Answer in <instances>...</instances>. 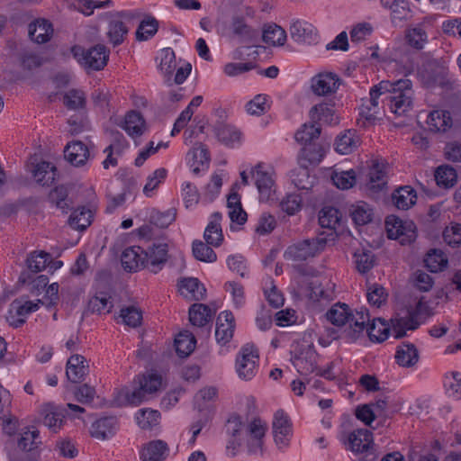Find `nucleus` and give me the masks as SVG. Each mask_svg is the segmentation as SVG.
<instances>
[{
    "instance_id": "4d7b16f0",
    "label": "nucleus",
    "mask_w": 461,
    "mask_h": 461,
    "mask_svg": "<svg viewBox=\"0 0 461 461\" xmlns=\"http://www.w3.org/2000/svg\"><path fill=\"white\" fill-rule=\"evenodd\" d=\"M444 388L446 393L456 400L461 399V374L452 372L444 378Z\"/></svg>"
},
{
    "instance_id": "7ed1b4c3",
    "label": "nucleus",
    "mask_w": 461,
    "mask_h": 461,
    "mask_svg": "<svg viewBox=\"0 0 461 461\" xmlns=\"http://www.w3.org/2000/svg\"><path fill=\"white\" fill-rule=\"evenodd\" d=\"M267 429V425L259 418H254L247 426L244 441L249 451L252 454L262 452L264 438ZM242 420L241 417L233 414L226 423V431L231 438L230 443L236 446H241L243 438H241Z\"/></svg>"
},
{
    "instance_id": "72a5a7b5",
    "label": "nucleus",
    "mask_w": 461,
    "mask_h": 461,
    "mask_svg": "<svg viewBox=\"0 0 461 461\" xmlns=\"http://www.w3.org/2000/svg\"><path fill=\"white\" fill-rule=\"evenodd\" d=\"M181 294L185 297H190L195 301L204 298L206 289L197 278H184L179 285Z\"/></svg>"
},
{
    "instance_id": "6e6d98bb",
    "label": "nucleus",
    "mask_w": 461,
    "mask_h": 461,
    "mask_svg": "<svg viewBox=\"0 0 461 461\" xmlns=\"http://www.w3.org/2000/svg\"><path fill=\"white\" fill-rule=\"evenodd\" d=\"M138 425L144 429H149L157 426L159 422L160 413L152 409H141L136 413Z\"/></svg>"
},
{
    "instance_id": "864d4df0",
    "label": "nucleus",
    "mask_w": 461,
    "mask_h": 461,
    "mask_svg": "<svg viewBox=\"0 0 461 461\" xmlns=\"http://www.w3.org/2000/svg\"><path fill=\"white\" fill-rule=\"evenodd\" d=\"M217 398V389L213 386L201 389L194 397V407L202 411L210 407L211 403Z\"/></svg>"
},
{
    "instance_id": "e433bc0d",
    "label": "nucleus",
    "mask_w": 461,
    "mask_h": 461,
    "mask_svg": "<svg viewBox=\"0 0 461 461\" xmlns=\"http://www.w3.org/2000/svg\"><path fill=\"white\" fill-rule=\"evenodd\" d=\"M326 154V147L320 142H311L303 145L301 150V159L309 164H319Z\"/></svg>"
},
{
    "instance_id": "774afa93",
    "label": "nucleus",
    "mask_w": 461,
    "mask_h": 461,
    "mask_svg": "<svg viewBox=\"0 0 461 461\" xmlns=\"http://www.w3.org/2000/svg\"><path fill=\"white\" fill-rule=\"evenodd\" d=\"M443 239L446 243L455 248L461 245V224L454 223L446 227L443 231Z\"/></svg>"
},
{
    "instance_id": "8fccbe9b",
    "label": "nucleus",
    "mask_w": 461,
    "mask_h": 461,
    "mask_svg": "<svg viewBox=\"0 0 461 461\" xmlns=\"http://www.w3.org/2000/svg\"><path fill=\"white\" fill-rule=\"evenodd\" d=\"M195 338L188 331L180 332L175 339L176 351L181 357L189 356L195 348Z\"/></svg>"
},
{
    "instance_id": "b1692460",
    "label": "nucleus",
    "mask_w": 461,
    "mask_h": 461,
    "mask_svg": "<svg viewBox=\"0 0 461 461\" xmlns=\"http://www.w3.org/2000/svg\"><path fill=\"white\" fill-rule=\"evenodd\" d=\"M53 34L52 23L47 19H37L29 25V36L37 43L48 42Z\"/></svg>"
},
{
    "instance_id": "09e8293b",
    "label": "nucleus",
    "mask_w": 461,
    "mask_h": 461,
    "mask_svg": "<svg viewBox=\"0 0 461 461\" xmlns=\"http://www.w3.org/2000/svg\"><path fill=\"white\" fill-rule=\"evenodd\" d=\"M424 264L430 272L438 273L447 267V258L440 249H431L427 253Z\"/></svg>"
},
{
    "instance_id": "412c9836",
    "label": "nucleus",
    "mask_w": 461,
    "mask_h": 461,
    "mask_svg": "<svg viewBox=\"0 0 461 461\" xmlns=\"http://www.w3.org/2000/svg\"><path fill=\"white\" fill-rule=\"evenodd\" d=\"M143 256L144 249L140 246L125 249L121 257L123 268L129 272H136L140 268H145Z\"/></svg>"
},
{
    "instance_id": "bf43d9fd",
    "label": "nucleus",
    "mask_w": 461,
    "mask_h": 461,
    "mask_svg": "<svg viewBox=\"0 0 461 461\" xmlns=\"http://www.w3.org/2000/svg\"><path fill=\"white\" fill-rule=\"evenodd\" d=\"M208 245L207 242L203 243L201 240H194L193 242V255L197 260L208 263L216 261V253Z\"/></svg>"
},
{
    "instance_id": "a878e982",
    "label": "nucleus",
    "mask_w": 461,
    "mask_h": 461,
    "mask_svg": "<svg viewBox=\"0 0 461 461\" xmlns=\"http://www.w3.org/2000/svg\"><path fill=\"white\" fill-rule=\"evenodd\" d=\"M168 455L167 444L160 439L149 442L140 452L142 461H162Z\"/></svg>"
},
{
    "instance_id": "e2e57ef3",
    "label": "nucleus",
    "mask_w": 461,
    "mask_h": 461,
    "mask_svg": "<svg viewBox=\"0 0 461 461\" xmlns=\"http://www.w3.org/2000/svg\"><path fill=\"white\" fill-rule=\"evenodd\" d=\"M113 303L104 293H99L89 300L88 308L92 312H110Z\"/></svg>"
},
{
    "instance_id": "58836bf2",
    "label": "nucleus",
    "mask_w": 461,
    "mask_h": 461,
    "mask_svg": "<svg viewBox=\"0 0 461 461\" xmlns=\"http://www.w3.org/2000/svg\"><path fill=\"white\" fill-rule=\"evenodd\" d=\"M56 175L57 168L47 161L38 163L33 170L36 182L43 186L51 185L56 178Z\"/></svg>"
},
{
    "instance_id": "49530a36",
    "label": "nucleus",
    "mask_w": 461,
    "mask_h": 461,
    "mask_svg": "<svg viewBox=\"0 0 461 461\" xmlns=\"http://www.w3.org/2000/svg\"><path fill=\"white\" fill-rule=\"evenodd\" d=\"M368 176L369 181L367 183V186L369 190L378 192L385 187L387 184V176L383 165L375 163L370 168Z\"/></svg>"
},
{
    "instance_id": "13d9d810",
    "label": "nucleus",
    "mask_w": 461,
    "mask_h": 461,
    "mask_svg": "<svg viewBox=\"0 0 461 461\" xmlns=\"http://www.w3.org/2000/svg\"><path fill=\"white\" fill-rule=\"evenodd\" d=\"M373 32L374 28L371 23L367 22L357 23L349 31L350 41L355 44L361 43L366 41Z\"/></svg>"
},
{
    "instance_id": "ddd939ff",
    "label": "nucleus",
    "mask_w": 461,
    "mask_h": 461,
    "mask_svg": "<svg viewBox=\"0 0 461 461\" xmlns=\"http://www.w3.org/2000/svg\"><path fill=\"white\" fill-rule=\"evenodd\" d=\"M274 440L279 449L286 448L293 437V425L288 415L278 410L274 414L272 421Z\"/></svg>"
},
{
    "instance_id": "4c0bfd02",
    "label": "nucleus",
    "mask_w": 461,
    "mask_h": 461,
    "mask_svg": "<svg viewBox=\"0 0 461 461\" xmlns=\"http://www.w3.org/2000/svg\"><path fill=\"white\" fill-rule=\"evenodd\" d=\"M353 221L357 225L369 223L374 216L372 207L366 202L359 201L352 204L349 209Z\"/></svg>"
},
{
    "instance_id": "0e129e2a",
    "label": "nucleus",
    "mask_w": 461,
    "mask_h": 461,
    "mask_svg": "<svg viewBox=\"0 0 461 461\" xmlns=\"http://www.w3.org/2000/svg\"><path fill=\"white\" fill-rule=\"evenodd\" d=\"M29 275L27 273H22L19 281L23 284H27L30 285V291L33 294H41L48 285L49 278L45 275H41L36 276L32 281H29Z\"/></svg>"
},
{
    "instance_id": "f8f14e48",
    "label": "nucleus",
    "mask_w": 461,
    "mask_h": 461,
    "mask_svg": "<svg viewBox=\"0 0 461 461\" xmlns=\"http://www.w3.org/2000/svg\"><path fill=\"white\" fill-rule=\"evenodd\" d=\"M385 228L387 237L391 240H400L402 244L411 242L416 238L415 225L411 221H402L390 215L385 219Z\"/></svg>"
},
{
    "instance_id": "c756f323",
    "label": "nucleus",
    "mask_w": 461,
    "mask_h": 461,
    "mask_svg": "<svg viewBox=\"0 0 461 461\" xmlns=\"http://www.w3.org/2000/svg\"><path fill=\"white\" fill-rule=\"evenodd\" d=\"M214 312L206 304L194 303L189 309V321L194 326L203 327L212 321Z\"/></svg>"
},
{
    "instance_id": "6ab92c4d",
    "label": "nucleus",
    "mask_w": 461,
    "mask_h": 461,
    "mask_svg": "<svg viewBox=\"0 0 461 461\" xmlns=\"http://www.w3.org/2000/svg\"><path fill=\"white\" fill-rule=\"evenodd\" d=\"M213 131L218 140L228 147L240 144L241 132L234 126L217 121L213 125Z\"/></svg>"
},
{
    "instance_id": "aec40b11",
    "label": "nucleus",
    "mask_w": 461,
    "mask_h": 461,
    "mask_svg": "<svg viewBox=\"0 0 461 461\" xmlns=\"http://www.w3.org/2000/svg\"><path fill=\"white\" fill-rule=\"evenodd\" d=\"M406 43L412 49L422 50L429 41L427 32V22L424 19L422 22L418 23L407 28L405 32Z\"/></svg>"
},
{
    "instance_id": "423d86ee",
    "label": "nucleus",
    "mask_w": 461,
    "mask_h": 461,
    "mask_svg": "<svg viewBox=\"0 0 461 461\" xmlns=\"http://www.w3.org/2000/svg\"><path fill=\"white\" fill-rule=\"evenodd\" d=\"M419 76L426 87H438L444 92L451 91L456 83V79L449 74L448 68L438 62L429 64L419 73Z\"/></svg>"
},
{
    "instance_id": "a18cd8bd",
    "label": "nucleus",
    "mask_w": 461,
    "mask_h": 461,
    "mask_svg": "<svg viewBox=\"0 0 461 461\" xmlns=\"http://www.w3.org/2000/svg\"><path fill=\"white\" fill-rule=\"evenodd\" d=\"M157 59L159 70L169 78L176 68L175 51L171 48H164L159 51Z\"/></svg>"
},
{
    "instance_id": "9d476101",
    "label": "nucleus",
    "mask_w": 461,
    "mask_h": 461,
    "mask_svg": "<svg viewBox=\"0 0 461 461\" xmlns=\"http://www.w3.org/2000/svg\"><path fill=\"white\" fill-rule=\"evenodd\" d=\"M259 355L251 344L244 345L236 357V372L242 380H251L258 369Z\"/></svg>"
},
{
    "instance_id": "5701e85b",
    "label": "nucleus",
    "mask_w": 461,
    "mask_h": 461,
    "mask_svg": "<svg viewBox=\"0 0 461 461\" xmlns=\"http://www.w3.org/2000/svg\"><path fill=\"white\" fill-rule=\"evenodd\" d=\"M221 213L218 212H213L210 217L207 227L205 228L203 238L207 244L211 246L219 247L223 241V234L221 226Z\"/></svg>"
},
{
    "instance_id": "2eb2a0df",
    "label": "nucleus",
    "mask_w": 461,
    "mask_h": 461,
    "mask_svg": "<svg viewBox=\"0 0 461 461\" xmlns=\"http://www.w3.org/2000/svg\"><path fill=\"white\" fill-rule=\"evenodd\" d=\"M348 448L355 453H366L365 461H373V434L366 429L353 430L348 437Z\"/></svg>"
},
{
    "instance_id": "3c124183",
    "label": "nucleus",
    "mask_w": 461,
    "mask_h": 461,
    "mask_svg": "<svg viewBox=\"0 0 461 461\" xmlns=\"http://www.w3.org/2000/svg\"><path fill=\"white\" fill-rule=\"evenodd\" d=\"M128 33L126 23L121 20H112L108 24L107 37L115 47L121 45Z\"/></svg>"
},
{
    "instance_id": "9b49d317",
    "label": "nucleus",
    "mask_w": 461,
    "mask_h": 461,
    "mask_svg": "<svg viewBox=\"0 0 461 461\" xmlns=\"http://www.w3.org/2000/svg\"><path fill=\"white\" fill-rule=\"evenodd\" d=\"M340 85V77L329 71L319 72L310 80L311 91L316 96L329 97L337 93Z\"/></svg>"
},
{
    "instance_id": "69168bd1",
    "label": "nucleus",
    "mask_w": 461,
    "mask_h": 461,
    "mask_svg": "<svg viewBox=\"0 0 461 461\" xmlns=\"http://www.w3.org/2000/svg\"><path fill=\"white\" fill-rule=\"evenodd\" d=\"M331 179L334 185L339 189H349L356 183V174L353 170L336 172Z\"/></svg>"
},
{
    "instance_id": "f3484780",
    "label": "nucleus",
    "mask_w": 461,
    "mask_h": 461,
    "mask_svg": "<svg viewBox=\"0 0 461 461\" xmlns=\"http://www.w3.org/2000/svg\"><path fill=\"white\" fill-rule=\"evenodd\" d=\"M290 33L293 40L298 43L314 44L318 41L319 36L315 27L303 20H294L290 26Z\"/></svg>"
},
{
    "instance_id": "338daca9",
    "label": "nucleus",
    "mask_w": 461,
    "mask_h": 461,
    "mask_svg": "<svg viewBox=\"0 0 461 461\" xmlns=\"http://www.w3.org/2000/svg\"><path fill=\"white\" fill-rule=\"evenodd\" d=\"M167 176L165 168L156 169L148 176L147 183L143 187V193L146 196H151L152 192L164 181Z\"/></svg>"
},
{
    "instance_id": "a19ab883",
    "label": "nucleus",
    "mask_w": 461,
    "mask_h": 461,
    "mask_svg": "<svg viewBox=\"0 0 461 461\" xmlns=\"http://www.w3.org/2000/svg\"><path fill=\"white\" fill-rule=\"evenodd\" d=\"M43 414V424L52 432H58L64 423L65 415L62 410L53 405H47Z\"/></svg>"
},
{
    "instance_id": "f257e3e1",
    "label": "nucleus",
    "mask_w": 461,
    "mask_h": 461,
    "mask_svg": "<svg viewBox=\"0 0 461 461\" xmlns=\"http://www.w3.org/2000/svg\"><path fill=\"white\" fill-rule=\"evenodd\" d=\"M384 94H389L385 99L390 112L394 115H402L412 107L413 90L410 79H400L394 82L383 80L370 89V97L363 101L358 115L377 113L379 97Z\"/></svg>"
},
{
    "instance_id": "4be33fe9",
    "label": "nucleus",
    "mask_w": 461,
    "mask_h": 461,
    "mask_svg": "<svg viewBox=\"0 0 461 461\" xmlns=\"http://www.w3.org/2000/svg\"><path fill=\"white\" fill-rule=\"evenodd\" d=\"M64 156L71 165L80 167L89 158V149L82 141L77 140L66 146Z\"/></svg>"
},
{
    "instance_id": "7c9ffc66",
    "label": "nucleus",
    "mask_w": 461,
    "mask_h": 461,
    "mask_svg": "<svg viewBox=\"0 0 461 461\" xmlns=\"http://www.w3.org/2000/svg\"><path fill=\"white\" fill-rule=\"evenodd\" d=\"M392 333L395 339H401L406 335L407 330H415L420 326L415 317L408 313L405 317H395L391 320Z\"/></svg>"
},
{
    "instance_id": "603ef678",
    "label": "nucleus",
    "mask_w": 461,
    "mask_h": 461,
    "mask_svg": "<svg viewBox=\"0 0 461 461\" xmlns=\"http://www.w3.org/2000/svg\"><path fill=\"white\" fill-rule=\"evenodd\" d=\"M50 262V254L43 250L32 251L26 258L28 269L33 273H38L46 268Z\"/></svg>"
},
{
    "instance_id": "de8ad7c7",
    "label": "nucleus",
    "mask_w": 461,
    "mask_h": 461,
    "mask_svg": "<svg viewBox=\"0 0 461 461\" xmlns=\"http://www.w3.org/2000/svg\"><path fill=\"white\" fill-rule=\"evenodd\" d=\"M271 99L267 95L258 94L246 104L249 115H264L271 108Z\"/></svg>"
},
{
    "instance_id": "0eeeda50",
    "label": "nucleus",
    "mask_w": 461,
    "mask_h": 461,
    "mask_svg": "<svg viewBox=\"0 0 461 461\" xmlns=\"http://www.w3.org/2000/svg\"><path fill=\"white\" fill-rule=\"evenodd\" d=\"M251 176L259 194V200L267 202L276 192L275 170L271 166L262 162L258 163L251 168Z\"/></svg>"
},
{
    "instance_id": "dca6fc26",
    "label": "nucleus",
    "mask_w": 461,
    "mask_h": 461,
    "mask_svg": "<svg viewBox=\"0 0 461 461\" xmlns=\"http://www.w3.org/2000/svg\"><path fill=\"white\" fill-rule=\"evenodd\" d=\"M145 268L153 273L160 271L168 258L167 244L162 242H154L144 249Z\"/></svg>"
},
{
    "instance_id": "ea45409f",
    "label": "nucleus",
    "mask_w": 461,
    "mask_h": 461,
    "mask_svg": "<svg viewBox=\"0 0 461 461\" xmlns=\"http://www.w3.org/2000/svg\"><path fill=\"white\" fill-rule=\"evenodd\" d=\"M392 198L398 209L407 210L416 203L417 195L413 188L405 185L398 188Z\"/></svg>"
},
{
    "instance_id": "bb28decb",
    "label": "nucleus",
    "mask_w": 461,
    "mask_h": 461,
    "mask_svg": "<svg viewBox=\"0 0 461 461\" xmlns=\"http://www.w3.org/2000/svg\"><path fill=\"white\" fill-rule=\"evenodd\" d=\"M117 429V419L113 416L104 417L91 426V435L98 439H105L114 435Z\"/></svg>"
},
{
    "instance_id": "473e14b6",
    "label": "nucleus",
    "mask_w": 461,
    "mask_h": 461,
    "mask_svg": "<svg viewBox=\"0 0 461 461\" xmlns=\"http://www.w3.org/2000/svg\"><path fill=\"white\" fill-rule=\"evenodd\" d=\"M41 444L38 430H27L22 433L18 438V447L25 452L31 453V458L35 459L37 449Z\"/></svg>"
},
{
    "instance_id": "f704fd0d",
    "label": "nucleus",
    "mask_w": 461,
    "mask_h": 461,
    "mask_svg": "<svg viewBox=\"0 0 461 461\" xmlns=\"http://www.w3.org/2000/svg\"><path fill=\"white\" fill-rule=\"evenodd\" d=\"M395 359L398 365L404 367H410L418 362L419 353L413 344L402 343L398 347L395 354Z\"/></svg>"
},
{
    "instance_id": "cd10ccee",
    "label": "nucleus",
    "mask_w": 461,
    "mask_h": 461,
    "mask_svg": "<svg viewBox=\"0 0 461 461\" xmlns=\"http://www.w3.org/2000/svg\"><path fill=\"white\" fill-rule=\"evenodd\" d=\"M158 28V20L151 14H145L137 27L135 38L138 41H147L156 35Z\"/></svg>"
},
{
    "instance_id": "c03bdc74",
    "label": "nucleus",
    "mask_w": 461,
    "mask_h": 461,
    "mask_svg": "<svg viewBox=\"0 0 461 461\" xmlns=\"http://www.w3.org/2000/svg\"><path fill=\"white\" fill-rule=\"evenodd\" d=\"M93 213L85 206L76 209L68 219L69 226L77 230H85L92 222Z\"/></svg>"
},
{
    "instance_id": "c9c22d12",
    "label": "nucleus",
    "mask_w": 461,
    "mask_h": 461,
    "mask_svg": "<svg viewBox=\"0 0 461 461\" xmlns=\"http://www.w3.org/2000/svg\"><path fill=\"white\" fill-rule=\"evenodd\" d=\"M321 131V128L318 121L305 122L295 132V140L301 144L305 145L319 139Z\"/></svg>"
},
{
    "instance_id": "39448f33",
    "label": "nucleus",
    "mask_w": 461,
    "mask_h": 461,
    "mask_svg": "<svg viewBox=\"0 0 461 461\" xmlns=\"http://www.w3.org/2000/svg\"><path fill=\"white\" fill-rule=\"evenodd\" d=\"M325 246L326 239L320 237L297 240L286 248L283 256L288 261H305L317 256Z\"/></svg>"
},
{
    "instance_id": "a211bd4d",
    "label": "nucleus",
    "mask_w": 461,
    "mask_h": 461,
    "mask_svg": "<svg viewBox=\"0 0 461 461\" xmlns=\"http://www.w3.org/2000/svg\"><path fill=\"white\" fill-rule=\"evenodd\" d=\"M235 319L231 312H221L216 321L215 339L221 345H226L233 337Z\"/></svg>"
},
{
    "instance_id": "1a4fd4ad",
    "label": "nucleus",
    "mask_w": 461,
    "mask_h": 461,
    "mask_svg": "<svg viewBox=\"0 0 461 461\" xmlns=\"http://www.w3.org/2000/svg\"><path fill=\"white\" fill-rule=\"evenodd\" d=\"M72 52L74 57L85 68L92 70L103 69L109 59V50L104 45H95L87 50L81 47H73Z\"/></svg>"
},
{
    "instance_id": "79ce46f5",
    "label": "nucleus",
    "mask_w": 461,
    "mask_h": 461,
    "mask_svg": "<svg viewBox=\"0 0 461 461\" xmlns=\"http://www.w3.org/2000/svg\"><path fill=\"white\" fill-rule=\"evenodd\" d=\"M263 41L272 46H283L286 41V32L279 25L269 23L263 29Z\"/></svg>"
},
{
    "instance_id": "4468645a",
    "label": "nucleus",
    "mask_w": 461,
    "mask_h": 461,
    "mask_svg": "<svg viewBox=\"0 0 461 461\" xmlns=\"http://www.w3.org/2000/svg\"><path fill=\"white\" fill-rule=\"evenodd\" d=\"M316 357L313 345L303 343L294 349L292 363L301 375H307L315 370Z\"/></svg>"
},
{
    "instance_id": "680f3d73",
    "label": "nucleus",
    "mask_w": 461,
    "mask_h": 461,
    "mask_svg": "<svg viewBox=\"0 0 461 461\" xmlns=\"http://www.w3.org/2000/svg\"><path fill=\"white\" fill-rule=\"evenodd\" d=\"M355 264L357 271L361 274L368 272L375 264V256L370 250H357L354 254Z\"/></svg>"
},
{
    "instance_id": "052dcab7",
    "label": "nucleus",
    "mask_w": 461,
    "mask_h": 461,
    "mask_svg": "<svg viewBox=\"0 0 461 461\" xmlns=\"http://www.w3.org/2000/svg\"><path fill=\"white\" fill-rule=\"evenodd\" d=\"M63 103L68 110L82 109L86 105V95L81 90L71 89L64 95Z\"/></svg>"
},
{
    "instance_id": "c85d7f7f",
    "label": "nucleus",
    "mask_w": 461,
    "mask_h": 461,
    "mask_svg": "<svg viewBox=\"0 0 461 461\" xmlns=\"http://www.w3.org/2000/svg\"><path fill=\"white\" fill-rule=\"evenodd\" d=\"M192 159L189 161L192 172L198 175L201 171L209 167L210 155L207 147L203 143H198L189 153Z\"/></svg>"
},
{
    "instance_id": "6e6552de",
    "label": "nucleus",
    "mask_w": 461,
    "mask_h": 461,
    "mask_svg": "<svg viewBox=\"0 0 461 461\" xmlns=\"http://www.w3.org/2000/svg\"><path fill=\"white\" fill-rule=\"evenodd\" d=\"M417 123L431 133L456 136L461 134V117H417Z\"/></svg>"
},
{
    "instance_id": "20e7f679",
    "label": "nucleus",
    "mask_w": 461,
    "mask_h": 461,
    "mask_svg": "<svg viewBox=\"0 0 461 461\" xmlns=\"http://www.w3.org/2000/svg\"><path fill=\"white\" fill-rule=\"evenodd\" d=\"M134 387H124L118 392L116 401L119 405L138 406L157 393L162 385L160 375L147 372L133 380Z\"/></svg>"
},
{
    "instance_id": "393cba45",
    "label": "nucleus",
    "mask_w": 461,
    "mask_h": 461,
    "mask_svg": "<svg viewBox=\"0 0 461 461\" xmlns=\"http://www.w3.org/2000/svg\"><path fill=\"white\" fill-rule=\"evenodd\" d=\"M114 123L131 138L140 137L147 131L144 117H114Z\"/></svg>"
},
{
    "instance_id": "2f4dec72",
    "label": "nucleus",
    "mask_w": 461,
    "mask_h": 461,
    "mask_svg": "<svg viewBox=\"0 0 461 461\" xmlns=\"http://www.w3.org/2000/svg\"><path fill=\"white\" fill-rule=\"evenodd\" d=\"M359 140L354 130L345 131L335 140V150L343 155L350 154L358 146Z\"/></svg>"
},
{
    "instance_id": "f03ea898",
    "label": "nucleus",
    "mask_w": 461,
    "mask_h": 461,
    "mask_svg": "<svg viewBox=\"0 0 461 461\" xmlns=\"http://www.w3.org/2000/svg\"><path fill=\"white\" fill-rule=\"evenodd\" d=\"M326 318L331 324L338 327L344 326L347 323L349 324L348 329L344 331V339L348 342L356 341L364 330L366 331L372 341L382 342L386 339L385 332L380 336L374 333L375 324V322L369 323V313L366 309H361L353 313L347 303H337L328 310Z\"/></svg>"
},
{
    "instance_id": "5fc2aeb1",
    "label": "nucleus",
    "mask_w": 461,
    "mask_h": 461,
    "mask_svg": "<svg viewBox=\"0 0 461 461\" xmlns=\"http://www.w3.org/2000/svg\"><path fill=\"white\" fill-rule=\"evenodd\" d=\"M435 180L438 186L452 187L457 181L456 170L450 166H440L435 172Z\"/></svg>"
},
{
    "instance_id": "37998d69",
    "label": "nucleus",
    "mask_w": 461,
    "mask_h": 461,
    "mask_svg": "<svg viewBox=\"0 0 461 461\" xmlns=\"http://www.w3.org/2000/svg\"><path fill=\"white\" fill-rule=\"evenodd\" d=\"M290 177L294 186L301 190L311 189L315 180V177L310 175L307 165L304 163L300 167L292 170Z\"/></svg>"
}]
</instances>
